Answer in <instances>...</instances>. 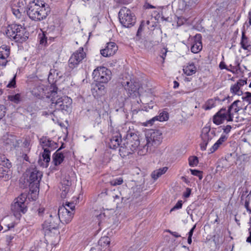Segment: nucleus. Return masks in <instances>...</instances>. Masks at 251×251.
Segmentation results:
<instances>
[{
  "label": "nucleus",
  "mask_w": 251,
  "mask_h": 251,
  "mask_svg": "<svg viewBox=\"0 0 251 251\" xmlns=\"http://www.w3.org/2000/svg\"><path fill=\"white\" fill-rule=\"evenodd\" d=\"M27 153L28 152H25V151H24L22 153L20 152V154H19L18 153H17V154L19 157H21L25 160L28 161L29 158L27 155Z\"/></svg>",
  "instance_id": "47"
},
{
  "label": "nucleus",
  "mask_w": 251,
  "mask_h": 251,
  "mask_svg": "<svg viewBox=\"0 0 251 251\" xmlns=\"http://www.w3.org/2000/svg\"><path fill=\"white\" fill-rule=\"evenodd\" d=\"M215 106V101L212 100L210 99L207 101L205 104L204 109L206 110H210L213 107Z\"/></svg>",
  "instance_id": "38"
},
{
  "label": "nucleus",
  "mask_w": 251,
  "mask_h": 251,
  "mask_svg": "<svg viewBox=\"0 0 251 251\" xmlns=\"http://www.w3.org/2000/svg\"><path fill=\"white\" fill-rule=\"evenodd\" d=\"M26 13L32 20L41 21L47 18L50 13V9L45 2L39 0H33L28 4Z\"/></svg>",
  "instance_id": "1"
},
{
  "label": "nucleus",
  "mask_w": 251,
  "mask_h": 251,
  "mask_svg": "<svg viewBox=\"0 0 251 251\" xmlns=\"http://www.w3.org/2000/svg\"><path fill=\"white\" fill-rule=\"evenodd\" d=\"M168 170L167 167L160 168L153 171L151 174V176L154 179H157L161 175L165 174Z\"/></svg>",
  "instance_id": "31"
},
{
  "label": "nucleus",
  "mask_w": 251,
  "mask_h": 251,
  "mask_svg": "<svg viewBox=\"0 0 251 251\" xmlns=\"http://www.w3.org/2000/svg\"><path fill=\"white\" fill-rule=\"evenodd\" d=\"M219 68L221 69H226V70L230 71V72H233L231 70L228 69L227 68L226 65L225 64V62H221L219 64Z\"/></svg>",
  "instance_id": "56"
},
{
  "label": "nucleus",
  "mask_w": 251,
  "mask_h": 251,
  "mask_svg": "<svg viewBox=\"0 0 251 251\" xmlns=\"http://www.w3.org/2000/svg\"><path fill=\"white\" fill-rule=\"evenodd\" d=\"M50 140L47 137H42L40 139V143L43 147H47Z\"/></svg>",
  "instance_id": "42"
},
{
  "label": "nucleus",
  "mask_w": 251,
  "mask_h": 251,
  "mask_svg": "<svg viewBox=\"0 0 251 251\" xmlns=\"http://www.w3.org/2000/svg\"><path fill=\"white\" fill-rule=\"evenodd\" d=\"M167 51V49L165 48L162 49L160 51V56L163 60L165 58Z\"/></svg>",
  "instance_id": "52"
},
{
  "label": "nucleus",
  "mask_w": 251,
  "mask_h": 251,
  "mask_svg": "<svg viewBox=\"0 0 251 251\" xmlns=\"http://www.w3.org/2000/svg\"><path fill=\"white\" fill-rule=\"evenodd\" d=\"M123 182V179L122 177H118L111 180L109 183L111 185L117 186L121 185Z\"/></svg>",
  "instance_id": "40"
},
{
  "label": "nucleus",
  "mask_w": 251,
  "mask_h": 251,
  "mask_svg": "<svg viewBox=\"0 0 251 251\" xmlns=\"http://www.w3.org/2000/svg\"><path fill=\"white\" fill-rule=\"evenodd\" d=\"M162 132L158 130H150L146 134L147 143L142 146L138 151L140 155H144L147 152L153 151L155 148L159 146L162 140Z\"/></svg>",
  "instance_id": "3"
},
{
  "label": "nucleus",
  "mask_w": 251,
  "mask_h": 251,
  "mask_svg": "<svg viewBox=\"0 0 251 251\" xmlns=\"http://www.w3.org/2000/svg\"><path fill=\"white\" fill-rule=\"evenodd\" d=\"M26 198V194H22L11 204V209L14 216L17 218H20L22 214H25L27 211V208L25 203Z\"/></svg>",
  "instance_id": "6"
},
{
  "label": "nucleus",
  "mask_w": 251,
  "mask_h": 251,
  "mask_svg": "<svg viewBox=\"0 0 251 251\" xmlns=\"http://www.w3.org/2000/svg\"><path fill=\"white\" fill-rule=\"evenodd\" d=\"M228 112L227 111L226 108L223 107L219 110L213 116V122L217 125H219L225 121L227 122H232L233 120H229Z\"/></svg>",
  "instance_id": "14"
},
{
  "label": "nucleus",
  "mask_w": 251,
  "mask_h": 251,
  "mask_svg": "<svg viewBox=\"0 0 251 251\" xmlns=\"http://www.w3.org/2000/svg\"><path fill=\"white\" fill-rule=\"evenodd\" d=\"M24 0H20L17 3V5H14L16 8H21L22 7H24L25 4Z\"/></svg>",
  "instance_id": "54"
},
{
  "label": "nucleus",
  "mask_w": 251,
  "mask_h": 251,
  "mask_svg": "<svg viewBox=\"0 0 251 251\" xmlns=\"http://www.w3.org/2000/svg\"><path fill=\"white\" fill-rule=\"evenodd\" d=\"M64 184L66 185V186L62 185L61 189L62 190L61 197L63 199L66 198L67 195L70 190V185L71 184V182L69 180H67L66 183H64Z\"/></svg>",
  "instance_id": "33"
},
{
  "label": "nucleus",
  "mask_w": 251,
  "mask_h": 251,
  "mask_svg": "<svg viewBox=\"0 0 251 251\" xmlns=\"http://www.w3.org/2000/svg\"><path fill=\"white\" fill-rule=\"evenodd\" d=\"M25 28L20 25L12 24L7 27L6 34L8 37L15 42L22 43L27 38L24 35Z\"/></svg>",
  "instance_id": "5"
},
{
  "label": "nucleus",
  "mask_w": 251,
  "mask_h": 251,
  "mask_svg": "<svg viewBox=\"0 0 251 251\" xmlns=\"http://www.w3.org/2000/svg\"><path fill=\"white\" fill-rule=\"evenodd\" d=\"M182 201H178L176 205L171 209L170 212H172L176 209H180L182 207Z\"/></svg>",
  "instance_id": "44"
},
{
  "label": "nucleus",
  "mask_w": 251,
  "mask_h": 251,
  "mask_svg": "<svg viewBox=\"0 0 251 251\" xmlns=\"http://www.w3.org/2000/svg\"><path fill=\"white\" fill-rule=\"evenodd\" d=\"M10 48L8 46L3 45L0 47V58H7L10 55Z\"/></svg>",
  "instance_id": "28"
},
{
  "label": "nucleus",
  "mask_w": 251,
  "mask_h": 251,
  "mask_svg": "<svg viewBox=\"0 0 251 251\" xmlns=\"http://www.w3.org/2000/svg\"><path fill=\"white\" fill-rule=\"evenodd\" d=\"M31 93L35 97H40L44 93V88L43 85H38L33 88Z\"/></svg>",
  "instance_id": "32"
},
{
  "label": "nucleus",
  "mask_w": 251,
  "mask_h": 251,
  "mask_svg": "<svg viewBox=\"0 0 251 251\" xmlns=\"http://www.w3.org/2000/svg\"><path fill=\"white\" fill-rule=\"evenodd\" d=\"M57 144L54 141L50 140L47 147L50 148L51 150H54L57 148Z\"/></svg>",
  "instance_id": "49"
},
{
  "label": "nucleus",
  "mask_w": 251,
  "mask_h": 251,
  "mask_svg": "<svg viewBox=\"0 0 251 251\" xmlns=\"http://www.w3.org/2000/svg\"><path fill=\"white\" fill-rule=\"evenodd\" d=\"M47 42V38L44 34H42L40 37V44L45 45Z\"/></svg>",
  "instance_id": "50"
},
{
  "label": "nucleus",
  "mask_w": 251,
  "mask_h": 251,
  "mask_svg": "<svg viewBox=\"0 0 251 251\" xmlns=\"http://www.w3.org/2000/svg\"><path fill=\"white\" fill-rule=\"evenodd\" d=\"M244 96L242 97L244 100L248 101L249 103H251V93L247 92L245 93Z\"/></svg>",
  "instance_id": "45"
},
{
  "label": "nucleus",
  "mask_w": 251,
  "mask_h": 251,
  "mask_svg": "<svg viewBox=\"0 0 251 251\" xmlns=\"http://www.w3.org/2000/svg\"><path fill=\"white\" fill-rule=\"evenodd\" d=\"M21 142L22 141L20 140H16L15 143H14L13 145L15 148H16L17 147H18L19 145Z\"/></svg>",
  "instance_id": "63"
},
{
  "label": "nucleus",
  "mask_w": 251,
  "mask_h": 251,
  "mask_svg": "<svg viewBox=\"0 0 251 251\" xmlns=\"http://www.w3.org/2000/svg\"><path fill=\"white\" fill-rule=\"evenodd\" d=\"M23 144L25 149L24 151H25V152H29L30 150V148H29V142L27 140H25Z\"/></svg>",
  "instance_id": "48"
},
{
  "label": "nucleus",
  "mask_w": 251,
  "mask_h": 251,
  "mask_svg": "<svg viewBox=\"0 0 251 251\" xmlns=\"http://www.w3.org/2000/svg\"><path fill=\"white\" fill-rule=\"evenodd\" d=\"M60 222V220L55 212L50 214L49 218L43 224V228L45 233H48L52 230L57 229Z\"/></svg>",
  "instance_id": "10"
},
{
  "label": "nucleus",
  "mask_w": 251,
  "mask_h": 251,
  "mask_svg": "<svg viewBox=\"0 0 251 251\" xmlns=\"http://www.w3.org/2000/svg\"><path fill=\"white\" fill-rule=\"evenodd\" d=\"M168 119V113L167 112L163 111L161 112L158 116L153 117L152 119L148 121V124L152 125L155 121L163 122L167 121Z\"/></svg>",
  "instance_id": "26"
},
{
  "label": "nucleus",
  "mask_w": 251,
  "mask_h": 251,
  "mask_svg": "<svg viewBox=\"0 0 251 251\" xmlns=\"http://www.w3.org/2000/svg\"><path fill=\"white\" fill-rule=\"evenodd\" d=\"M236 84L241 88L242 86H244L245 84H247V80H242L240 79L238 80Z\"/></svg>",
  "instance_id": "57"
},
{
  "label": "nucleus",
  "mask_w": 251,
  "mask_h": 251,
  "mask_svg": "<svg viewBox=\"0 0 251 251\" xmlns=\"http://www.w3.org/2000/svg\"><path fill=\"white\" fill-rule=\"evenodd\" d=\"M145 25V22L144 21H142L138 28V30H137V36H139L141 35V32L144 30Z\"/></svg>",
  "instance_id": "46"
},
{
  "label": "nucleus",
  "mask_w": 251,
  "mask_h": 251,
  "mask_svg": "<svg viewBox=\"0 0 251 251\" xmlns=\"http://www.w3.org/2000/svg\"><path fill=\"white\" fill-rule=\"evenodd\" d=\"M61 206H64L68 211H72L75 213V205L73 202H66L65 204Z\"/></svg>",
  "instance_id": "39"
},
{
  "label": "nucleus",
  "mask_w": 251,
  "mask_h": 251,
  "mask_svg": "<svg viewBox=\"0 0 251 251\" xmlns=\"http://www.w3.org/2000/svg\"><path fill=\"white\" fill-rule=\"evenodd\" d=\"M103 84L97 82L92 88V93L95 98H99L106 93L105 86Z\"/></svg>",
  "instance_id": "22"
},
{
  "label": "nucleus",
  "mask_w": 251,
  "mask_h": 251,
  "mask_svg": "<svg viewBox=\"0 0 251 251\" xmlns=\"http://www.w3.org/2000/svg\"><path fill=\"white\" fill-rule=\"evenodd\" d=\"M50 151L48 148H44L42 153L43 160L46 162L45 167H47L50 160Z\"/></svg>",
  "instance_id": "30"
},
{
  "label": "nucleus",
  "mask_w": 251,
  "mask_h": 251,
  "mask_svg": "<svg viewBox=\"0 0 251 251\" xmlns=\"http://www.w3.org/2000/svg\"><path fill=\"white\" fill-rule=\"evenodd\" d=\"M4 109V106L3 105L0 104V120L5 116V112L3 110Z\"/></svg>",
  "instance_id": "53"
},
{
  "label": "nucleus",
  "mask_w": 251,
  "mask_h": 251,
  "mask_svg": "<svg viewBox=\"0 0 251 251\" xmlns=\"http://www.w3.org/2000/svg\"><path fill=\"white\" fill-rule=\"evenodd\" d=\"M227 138L228 135L223 134H222L219 140L210 149L209 153H213L223 143L227 140Z\"/></svg>",
  "instance_id": "24"
},
{
  "label": "nucleus",
  "mask_w": 251,
  "mask_h": 251,
  "mask_svg": "<svg viewBox=\"0 0 251 251\" xmlns=\"http://www.w3.org/2000/svg\"><path fill=\"white\" fill-rule=\"evenodd\" d=\"M241 102L239 100L234 101L226 109L228 112L229 120H233V118L235 113H237L241 109V106L239 105Z\"/></svg>",
  "instance_id": "21"
},
{
  "label": "nucleus",
  "mask_w": 251,
  "mask_h": 251,
  "mask_svg": "<svg viewBox=\"0 0 251 251\" xmlns=\"http://www.w3.org/2000/svg\"><path fill=\"white\" fill-rule=\"evenodd\" d=\"M183 72L187 75H191L196 72V68L194 63H191L183 68Z\"/></svg>",
  "instance_id": "29"
},
{
  "label": "nucleus",
  "mask_w": 251,
  "mask_h": 251,
  "mask_svg": "<svg viewBox=\"0 0 251 251\" xmlns=\"http://www.w3.org/2000/svg\"><path fill=\"white\" fill-rule=\"evenodd\" d=\"M118 50V46L115 42H110L106 44L104 49L100 50V54L105 57L113 55Z\"/></svg>",
  "instance_id": "17"
},
{
  "label": "nucleus",
  "mask_w": 251,
  "mask_h": 251,
  "mask_svg": "<svg viewBox=\"0 0 251 251\" xmlns=\"http://www.w3.org/2000/svg\"><path fill=\"white\" fill-rule=\"evenodd\" d=\"M85 56L86 54L84 52L83 48H79L70 57L69 60V67L72 69L76 67Z\"/></svg>",
  "instance_id": "12"
},
{
  "label": "nucleus",
  "mask_w": 251,
  "mask_h": 251,
  "mask_svg": "<svg viewBox=\"0 0 251 251\" xmlns=\"http://www.w3.org/2000/svg\"><path fill=\"white\" fill-rule=\"evenodd\" d=\"M191 192V189L190 188H187L186 190V191L183 193V196L185 198H188Z\"/></svg>",
  "instance_id": "58"
},
{
  "label": "nucleus",
  "mask_w": 251,
  "mask_h": 251,
  "mask_svg": "<svg viewBox=\"0 0 251 251\" xmlns=\"http://www.w3.org/2000/svg\"><path fill=\"white\" fill-rule=\"evenodd\" d=\"M201 35V34H197L193 37L191 50L192 52L197 53L202 49Z\"/></svg>",
  "instance_id": "20"
},
{
  "label": "nucleus",
  "mask_w": 251,
  "mask_h": 251,
  "mask_svg": "<svg viewBox=\"0 0 251 251\" xmlns=\"http://www.w3.org/2000/svg\"><path fill=\"white\" fill-rule=\"evenodd\" d=\"M0 158V178L6 181L11 177L10 168L11 164L4 156H1Z\"/></svg>",
  "instance_id": "11"
},
{
  "label": "nucleus",
  "mask_w": 251,
  "mask_h": 251,
  "mask_svg": "<svg viewBox=\"0 0 251 251\" xmlns=\"http://www.w3.org/2000/svg\"><path fill=\"white\" fill-rule=\"evenodd\" d=\"M21 95L20 94H17L15 95H9L8 96V99L16 104H18L21 101Z\"/></svg>",
  "instance_id": "36"
},
{
  "label": "nucleus",
  "mask_w": 251,
  "mask_h": 251,
  "mask_svg": "<svg viewBox=\"0 0 251 251\" xmlns=\"http://www.w3.org/2000/svg\"><path fill=\"white\" fill-rule=\"evenodd\" d=\"M215 136V131L211 130L209 126L204 127L201 130V138L202 142L201 144V149L205 151L208 142Z\"/></svg>",
  "instance_id": "13"
},
{
  "label": "nucleus",
  "mask_w": 251,
  "mask_h": 251,
  "mask_svg": "<svg viewBox=\"0 0 251 251\" xmlns=\"http://www.w3.org/2000/svg\"><path fill=\"white\" fill-rule=\"evenodd\" d=\"M11 10L12 13L17 18L20 19L21 17L22 13L20 11V9L19 8H16L14 7V6H12L11 7Z\"/></svg>",
  "instance_id": "41"
},
{
  "label": "nucleus",
  "mask_w": 251,
  "mask_h": 251,
  "mask_svg": "<svg viewBox=\"0 0 251 251\" xmlns=\"http://www.w3.org/2000/svg\"><path fill=\"white\" fill-rule=\"evenodd\" d=\"M122 139L118 135L113 136L111 139L109 143L110 148L115 149L119 147L122 142Z\"/></svg>",
  "instance_id": "27"
},
{
  "label": "nucleus",
  "mask_w": 251,
  "mask_h": 251,
  "mask_svg": "<svg viewBox=\"0 0 251 251\" xmlns=\"http://www.w3.org/2000/svg\"><path fill=\"white\" fill-rule=\"evenodd\" d=\"M198 3V0H179L178 5V11L184 12L188 11L194 8Z\"/></svg>",
  "instance_id": "16"
},
{
  "label": "nucleus",
  "mask_w": 251,
  "mask_h": 251,
  "mask_svg": "<svg viewBox=\"0 0 251 251\" xmlns=\"http://www.w3.org/2000/svg\"><path fill=\"white\" fill-rule=\"evenodd\" d=\"M57 88L53 87L52 90H50V97H51V106L55 107L56 109L58 110L68 111L72 105V100L67 96L57 98Z\"/></svg>",
  "instance_id": "4"
},
{
  "label": "nucleus",
  "mask_w": 251,
  "mask_h": 251,
  "mask_svg": "<svg viewBox=\"0 0 251 251\" xmlns=\"http://www.w3.org/2000/svg\"><path fill=\"white\" fill-rule=\"evenodd\" d=\"M240 45L242 49L245 50H250L251 49V41L246 36L244 31L242 33V38L240 42Z\"/></svg>",
  "instance_id": "25"
},
{
  "label": "nucleus",
  "mask_w": 251,
  "mask_h": 251,
  "mask_svg": "<svg viewBox=\"0 0 251 251\" xmlns=\"http://www.w3.org/2000/svg\"><path fill=\"white\" fill-rule=\"evenodd\" d=\"M74 215V212L68 211L64 206H60L58 208L57 217L60 222L69 223L72 220Z\"/></svg>",
  "instance_id": "15"
},
{
  "label": "nucleus",
  "mask_w": 251,
  "mask_h": 251,
  "mask_svg": "<svg viewBox=\"0 0 251 251\" xmlns=\"http://www.w3.org/2000/svg\"><path fill=\"white\" fill-rule=\"evenodd\" d=\"M29 176L28 181L30 191L32 193L39 190L40 182L42 177V173L36 168H31L29 170Z\"/></svg>",
  "instance_id": "8"
},
{
  "label": "nucleus",
  "mask_w": 251,
  "mask_h": 251,
  "mask_svg": "<svg viewBox=\"0 0 251 251\" xmlns=\"http://www.w3.org/2000/svg\"><path fill=\"white\" fill-rule=\"evenodd\" d=\"M196 225H195L193 226V227L190 229V230L188 232V237H192V235L193 234L194 231L195 229L196 228Z\"/></svg>",
  "instance_id": "61"
},
{
  "label": "nucleus",
  "mask_w": 251,
  "mask_h": 251,
  "mask_svg": "<svg viewBox=\"0 0 251 251\" xmlns=\"http://www.w3.org/2000/svg\"><path fill=\"white\" fill-rule=\"evenodd\" d=\"M118 16L120 23L125 27H130L136 22L135 15L126 7L121 8Z\"/></svg>",
  "instance_id": "7"
},
{
  "label": "nucleus",
  "mask_w": 251,
  "mask_h": 251,
  "mask_svg": "<svg viewBox=\"0 0 251 251\" xmlns=\"http://www.w3.org/2000/svg\"><path fill=\"white\" fill-rule=\"evenodd\" d=\"M93 78L97 82L107 83L111 77V71L104 67H98L92 73Z\"/></svg>",
  "instance_id": "9"
},
{
  "label": "nucleus",
  "mask_w": 251,
  "mask_h": 251,
  "mask_svg": "<svg viewBox=\"0 0 251 251\" xmlns=\"http://www.w3.org/2000/svg\"><path fill=\"white\" fill-rule=\"evenodd\" d=\"M61 149V148L58 149L52 155V162L55 166L60 165L64 160L65 157L63 154L60 151Z\"/></svg>",
  "instance_id": "23"
},
{
  "label": "nucleus",
  "mask_w": 251,
  "mask_h": 251,
  "mask_svg": "<svg viewBox=\"0 0 251 251\" xmlns=\"http://www.w3.org/2000/svg\"><path fill=\"white\" fill-rule=\"evenodd\" d=\"M167 232L170 233L172 235H173L174 236H175L176 238H178V237H180V235L179 234L176 232H173V231H171L170 230H168Z\"/></svg>",
  "instance_id": "60"
},
{
  "label": "nucleus",
  "mask_w": 251,
  "mask_h": 251,
  "mask_svg": "<svg viewBox=\"0 0 251 251\" xmlns=\"http://www.w3.org/2000/svg\"><path fill=\"white\" fill-rule=\"evenodd\" d=\"M13 238H14L13 235H7L6 237V241L8 243H9L13 240Z\"/></svg>",
  "instance_id": "62"
},
{
  "label": "nucleus",
  "mask_w": 251,
  "mask_h": 251,
  "mask_svg": "<svg viewBox=\"0 0 251 251\" xmlns=\"http://www.w3.org/2000/svg\"><path fill=\"white\" fill-rule=\"evenodd\" d=\"M122 85L127 92L129 97L135 96L139 87L138 83L133 82L131 80L126 81V82H123Z\"/></svg>",
  "instance_id": "18"
},
{
  "label": "nucleus",
  "mask_w": 251,
  "mask_h": 251,
  "mask_svg": "<svg viewBox=\"0 0 251 251\" xmlns=\"http://www.w3.org/2000/svg\"><path fill=\"white\" fill-rule=\"evenodd\" d=\"M138 147L139 151L142 149V146H140L139 138L137 132L129 130L127 131L126 139L120 147V155L122 157L125 158L132 154Z\"/></svg>",
  "instance_id": "2"
},
{
  "label": "nucleus",
  "mask_w": 251,
  "mask_h": 251,
  "mask_svg": "<svg viewBox=\"0 0 251 251\" xmlns=\"http://www.w3.org/2000/svg\"><path fill=\"white\" fill-rule=\"evenodd\" d=\"M33 212L39 217H42L45 211V208L40 206H35L32 208Z\"/></svg>",
  "instance_id": "35"
},
{
  "label": "nucleus",
  "mask_w": 251,
  "mask_h": 251,
  "mask_svg": "<svg viewBox=\"0 0 251 251\" xmlns=\"http://www.w3.org/2000/svg\"><path fill=\"white\" fill-rule=\"evenodd\" d=\"M250 236L247 238V242L251 243V231H249Z\"/></svg>",
  "instance_id": "64"
},
{
  "label": "nucleus",
  "mask_w": 251,
  "mask_h": 251,
  "mask_svg": "<svg viewBox=\"0 0 251 251\" xmlns=\"http://www.w3.org/2000/svg\"><path fill=\"white\" fill-rule=\"evenodd\" d=\"M231 93L234 95L241 96L243 94L241 88L236 84H234L230 87V89Z\"/></svg>",
  "instance_id": "34"
},
{
  "label": "nucleus",
  "mask_w": 251,
  "mask_h": 251,
  "mask_svg": "<svg viewBox=\"0 0 251 251\" xmlns=\"http://www.w3.org/2000/svg\"><path fill=\"white\" fill-rule=\"evenodd\" d=\"M7 63L6 58H0V65L5 67Z\"/></svg>",
  "instance_id": "59"
},
{
  "label": "nucleus",
  "mask_w": 251,
  "mask_h": 251,
  "mask_svg": "<svg viewBox=\"0 0 251 251\" xmlns=\"http://www.w3.org/2000/svg\"><path fill=\"white\" fill-rule=\"evenodd\" d=\"M110 239L107 236L101 237L99 241L97 249L92 248L90 251H96L97 249L100 251H109Z\"/></svg>",
  "instance_id": "19"
},
{
  "label": "nucleus",
  "mask_w": 251,
  "mask_h": 251,
  "mask_svg": "<svg viewBox=\"0 0 251 251\" xmlns=\"http://www.w3.org/2000/svg\"><path fill=\"white\" fill-rule=\"evenodd\" d=\"M16 76L15 75L14 77L12 78L11 81L8 84L7 87H14L16 85V81H15Z\"/></svg>",
  "instance_id": "55"
},
{
  "label": "nucleus",
  "mask_w": 251,
  "mask_h": 251,
  "mask_svg": "<svg viewBox=\"0 0 251 251\" xmlns=\"http://www.w3.org/2000/svg\"><path fill=\"white\" fill-rule=\"evenodd\" d=\"M231 126L230 125H227L226 126H224L223 129L224 132L226 133V135H227L231 130Z\"/></svg>",
  "instance_id": "51"
},
{
  "label": "nucleus",
  "mask_w": 251,
  "mask_h": 251,
  "mask_svg": "<svg viewBox=\"0 0 251 251\" xmlns=\"http://www.w3.org/2000/svg\"><path fill=\"white\" fill-rule=\"evenodd\" d=\"M188 160L189 164L191 167L196 166L199 162L198 158L197 156H190Z\"/></svg>",
  "instance_id": "37"
},
{
  "label": "nucleus",
  "mask_w": 251,
  "mask_h": 251,
  "mask_svg": "<svg viewBox=\"0 0 251 251\" xmlns=\"http://www.w3.org/2000/svg\"><path fill=\"white\" fill-rule=\"evenodd\" d=\"M191 174L195 176H198L200 179H201L202 178V173L201 171H200L197 170H190Z\"/></svg>",
  "instance_id": "43"
}]
</instances>
